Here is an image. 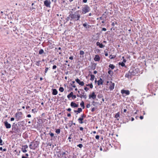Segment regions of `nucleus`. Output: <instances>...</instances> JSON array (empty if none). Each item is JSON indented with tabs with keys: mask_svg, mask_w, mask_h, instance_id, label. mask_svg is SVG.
<instances>
[{
	"mask_svg": "<svg viewBox=\"0 0 158 158\" xmlns=\"http://www.w3.org/2000/svg\"><path fill=\"white\" fill-rule=\"evenodd\" d=\"M119 113H118L115 114L114 117L116 118H117L119 117Z\"/></svg>",
	"mask_w": 158,
	"mask_h": 158,
	"instance_id": "obj_42",
	"label": "nucleus"
},
{
	"mask_svg": "<svg viewBox=\"0 0 158 158\" xmlns=\"http://www.w3.org/2000/svg\"><path fill=\"white\" fill-rule=\"evenodd\" d=\"M82 108H78L77 109V110H74V112L75 113H77V114H78V113H80L81 112H82Z\"/></svg>",
	"mask_w": 158,
	"mask_h": 158,
	"instance_id": "obj_19",
	"label": "nucleus"
},
{
	"mask_svg": "<svg viewBox=\"0 0 158 158\" xmlns=\"http://www.w3.org/2000/svg\"><path fill=\"white\" fill-rule=\"evenodd\" d=\"M103 82L104 81L101 78H100V79L98 81L97 84L98 85H102L103 84Z\"/></svg>",
	"mask_w": 158,
	"mask_h": 158,
	"instance_id": "obj_17",
	"label": "nucleus"
},
{
	"mask_svg": "<svg viewBox=\"0 0 158 158\" xmlns=\"http://www.w3.org/2000/svg\"><path fill=\"white\" fill-rule=\"evenodd\" d=\"M46 133L44 132V134H41L40 135V137H41L42 139L45 140L46 139Z\"/></svg>",
	"mask_w": 158,
	"mask_h": 158,
	"instance_id": "obj_20",
	"label": "nucleus"
},
{
	"mask_svg": "<svg viewBox=\"0 0 158 158\" xmlns=\"http://www.w3.org/2000/svg\"><path fill=\"white\" fill-rule=\"evenodd\" d=\"M111 84L109 86V89L110 90H112L114 88L115 84L114 83H112L111 81Z\"/></svg>",
	"mask_w": 158,
	"mask_h": 158,
	"instance_id": "obj_21",
	"label": "nucleus"
},
{
	"mask_svg": "<svg viewBox=\"0 0 158 158\" xmlns=\"http://www.w3.org/2000/svg\"><path fill=\"white\" fill-rule=\"evenodd\" d=\"M72 125H73V121H69V127H71Z\"/></svg>",
	"mask_w": 158,
	"mask_h": 158,
	"instance_id": "obj_38",
	"label": "nucleus"
},
{
	"mask_svg": "<svg viewBox=\"0 0 158 158\" xmlns=\"http://www.w3.org/2000/svg\"><path fill=\"white\" fill-rule=\"evenodd\" d=\"M80 106L83 109H84L85 108V103L83 101H82L80 104Z\"/></svg>",
	"mask_w": 158,
	"mask_h": 158,
	"instance_id": "obj_28",
	"label": "nucleus"
},
{
	"mask_svg": "<svg viewBox=\"0 0 158 158\" xmlns=\"http://www.w3.org/2000/svg\"><path fill=\"white\" fill-rule=\"evenodd\" d=\"M77 158V156L75 155L74 154L73 155V158Z\"/></svg>",
	"mask_w": 158,
	"mask_h": 158,
	"instance_id": "obj_64",
	"label": "nucleus"
},
{
	"mask_svg": "<svg viewBox=\"0 0 158 158\" xmlns=\"http://www.w3.org/2000/svg\"><path fill=\"white\" fill-rule=\"evenodd\" d=\"M83 120H84L83 118H81V117L79 118L78 119V121L79 123H80V124H82L84 123V122L83 121Z\"/></svg>",
	"mask_w": 158,
	"mask_h": 158,
	"instance_id": "obj_23",
	"label": "nucleus"
},
{
	"mask_svg": "<svg viewBox=\"0 0 158 158\" xmlns=\"http://www.w3.org/2000/svg\"><path fill=\"white\" fill-rule=\"evenodd\" d=\"M73 95V92H71L68 95L67 97L70 100V98Z\"/></svg>",
	"mask_w": 158,
	"mask_h": 158,
	"instance_id": "obj_26",
	"label": "nucleus"
},
{
	"mask_svg": "<svg viewBox=\"0 0 158 158\" xmlns=\"http://www.w3.org/2000/svg\"><path fill=\"white\" fill-rule=\"evenodd\" d=\"M56 67H57L56 65H54L52 66V69H56Z\"/></svg>",
	"mask_w": 158,
	"mask_h": 158,
	"instance_id": "obj_59",
	"label": "nucleus"
},
{
	"mask_svg": "<svg viewBox=\"0 0 158 158\" xmlns=\"http://www.w3.org/2000/svg\"><path fill=\"white\" fill-rule=\"evenodd\" d=\"M47 52H44V50L43 49H40V54H43V53L44 54H48Z\"/></svg>",
	"mask_w": 158,
	"mask_h": 158,
	"instance_id": "obj_30",
	"label": "nucleus"
},
{
	"mask_svg": "<svg viewBox=\"0 0 158 158\" xmlns=\"http://www.w3.org/2000/svg\"><path fill=\"white\" fill-rule=\"evenodd\" d=\"M100 136L99 135H96L95 136V138L97 139H99Z\"/></svg>",
	"mask_w": 158,
	"mask_h": 158,
	"instance_id": "obj_57",
	"label": "nucleus"
},
{
	"mask_svg": "<svg viewBox=\"0 0 158 158\" xmlns=\"http://www.w3.org/2000/svg\"><path fill=\"white\" fill-rule=\"evenodd\" d=\"M82 25L84 27H85L86 28H87V24L86 23H83Z\"/></svg>",
	"mask_w": 158,
	"mask_h": 158,
	"instance_id": "obj_47",
	"label": "nucleus"
},
{
	"mask_svg": "<svg viewBox=\"0 0 158 158\" xmlns=\"http://www.w3.org/2000/svg\"><path fill=\"white\" fill-rule=\"evenodd\" d=\"M109 12L105 11L104 14H102V16L103 19H106L107 18V16L108 15Z\"/></svg>",
	"mask_w": 158,
	"mask_h": 158,
	"instance_id": "obj_22",
	"label": "nucleus"
},
{
	"mask_svg": "<svg viewBox=\"0 0 158 158\" xmlns=\"http://www.w3.org/2000/svg\"><path fill=\"white\" fill-rule=\"evenodd\" d=\"M48 134L50 135V136L52 138L54 136V134L52 133H51V132H50L48 133Z\"/></svg>",
	"mask_w": 158,
	"mask_h": 158,
	"instance_id": "obj_45",
	"label": "nucleus"
},
{
	"mask_svg": "<svg viewBox=\"0 0 158 158\" xmlns=\"http://www.w3.org/2000/svg\"><path fill=\"white\" fill-rule=\"evenodd\" d=\"M24 123V121L19 122L18 125L19 126H23Z\"/></svg>",
	"mask_w": 158,
	"mask_h": 158,
	"instance_id": "obj_35",
	"label": "nucleus"
},
{
	"mask_svg": "<svg viewBox=\"0 0 158 158\" xmlns=\"http://www.w3.org/2000/svg\"><path fill=\"white\" fill-rule=\"evenodd\" d=\"M104 52H105V56H108V53L107 52H106L105 51H104Z\"/></svg>",
	"mask_w": 158,
	"mask_h": 158,
	"instance_id": "obj_58",
	"label": "nucleus"
},
{
	"mask_svg": "<svg viewBox=\"0 0 158 158\" xmlns=\"http://www.w3.org/2000/svg\"><path fill=\"white\" fill-rule=\"evenodd\" d=\"M59 90L61 92H63L64 91V88L63 87H60L59 88Z\"/></svg>",
	"mask_w": 158,
	"mask_h": 158,
	"instance_id": "obj_40",
	"label": "nucleus"
},
{
	"mask_svg": "<svg viewBox=\"0 0 158 158\" xmlns=\"http://www.w3.org/2000/svg\"><path fill=\"white\" fill-rule=\"evenodd\" d=\"M129 72L131 75L135 76L139 72V69L138 68L132 67L129 70Z\"/></svg>",
	"mask_w": 158,
	"mask_h": 158,
	"instance_id": "obj_3",
	"label": "nucleus"
},
{
	"mask_svg": "<svg viewBox=\"0 0 158 158\" xmlns=\"http://www.w3.org/2000/svg\"><path fill=\"white\" fill-rule=\"evenodd\" d=\"M118 64L119 65H121L122 67H124L125 66V64L122 62H119L118 63Z\"/></svg>",
	"mask_w": 158,
	"mask_h": 158,
	"instance_id": "obj_36",
	"label": "nucleus"
},
{
	"mask_svg": "<svg viewBox=\"0 0 158 158\" xmlns=\"http://www.w3.org/2000/svg\"><path fill=\"white\" fill-rule=\"evenodd\" d=\"M108 73L110 75V76L112 77L113 75V72L111 70V69H110V68H108Z\"/></svg>",
	"mask_w": 158,
	"mask_h": 158,
	"instance_id": "obj_25",
	"label": "nucleus"
},
{
	"mask_svg": "<svg viewBox=\"0 0 158 158\" xmlns=\"http://www.w3.org/2000/svg\"><path fill=\"white\" fill-rule=\"evenodd\" d=\"M4 125L6 127L7 129H9L11 127V124L9 123L7 121H5L4 122Z\"/></svg>",
	"mask_w": 158,
	"mask_h": 158,
	"instance_id": "obj_12",
	"label": "nucleus"
},
{
	"mask_svg": "<svg viewBox=\"0 0 158 158\" xmlns=\"http://www.w3.org/2000/svg\"><path fill=\"white\" fill-rule=\"evenodd\" d=\"M132 75L130 74L128 72V73H126L125 75V77H127L129 78L130 77L131 78L132 77Z\"/></svg>",
	"mask_w": 158,
	"mask_h": 158,
	"instance_id": "obj_27",
	"label": "nucleus"
},
{
	"mask_svg": "<svg viewBox=\"0 0 158 158\" xmlns=\"http://www.w3.org/2000/svg\"><path fill=\"white\" fill-rule=\"evenodd\" d=\"M76 103L74 102H72L70 103V106H71L73 108H76Z\"/></svg>",
	"mask_w": 158,
	"mask_h": 158,
	"instance_id": "obj_24",
	"label": "nucleus"
},
{
	"mask_svg": "<svg viewBox=\"0 0 158 158\" xmlns=\"http://www.w3.org/2000/svg\"><path fill=\"white\" fill-rule=\"evenodd\" d=\"M86 116V115L84 114H81V118H83V119H84V118H85Z\"/></svg>",
	"mask_w": 158,
	"mask_h": 158,
	"instance_id": "obj_46",
	"label": "nucleus"
},
{
	"mask_svg": "<svg viewBox=\"0 0 158 158\" xmlns=\"http://www.w3.org/2000/svg\"><path fill=\"white\" fill-rule=\"evenodd\" d=\"M12 133H15L16 134H21V128L19 127L17 125V123H14L12 125V131H11Z\"/></svg>",
	"mask_w": 158,
	"mask_h": 158,
	"instance_id": "obj_2",
	"label": "nucleus"
},
{
	"mask_svg": "<svg viewBox=\"0 0 158 158\" xmlns=\"http://www.w3.org/2000/svg\"><path fill=\"white\" fill-rule=\"evenodd\" d=\"M109 58L110 59H113L114 58V57L112 55H110L109 56Z\"/></svg>",
	"mask_w": 158,
	"mask_h": 158,
	"instance_id": "obj_55",
	"label": "nucleus"
},
{
	"mask_svg": "<svg viewBox=\"0 0 158 158\" xmlns=\"http://www.w3.org/2000/svg\"><path fill=\"white\" fill-rule=\"evenodd\" d=\"M86 86L89 87L91 89H92L93 88V85L92 83L88 84H86Z\"/></svg>",
	"mask_w": 158,
	"mask_h": 158,
	"instance_id": "obj_31",
	"label": "nucleus"
},
{
	"mask_svg": "<svg viewBox=\"0 0 158 158\" xmlns=\"http://www.w3.org/2000/svg\"><path fill=\"white\" fill-rule=\"evenodd\" d=\"M121 93L123 95H128L130 94V92L128 90H126L124 89L121 90Z\"/></svg>",
	"mask_w": 158,
	"mask_h": 158,
	"instance_id": "obj_10",
	"label": "nucleus"
},
{
	"mask_svg": "<svg viewBox=\"0 0 158 158\" xmlns=\"http://www.w3.org/2000/svg\"><path fill=\"white\" fill-rule=\"evenodd\" d=\"M84 54V51L81 50L80 52V54L81 55H83Z\"/></svg>",
	"mask_w": 158,
	"mask_h": 158,
	"instance_id": "obj_48",
	"label": "nucleus"
},
{
	"mask_svg": "<svg viewBox=\"0 0 158 158\" xmlns=\"http://www.w3.org/2000/svg\"><path fill=\"white\" fill-rule=\"evenodd\" d=\"M76 96H77V95H73L72 97H71L72 98H73V99H75V98H76Z\"/></svg>",
	"mask_w": 158,
	"mask_h": 158,
	"instance_id": "obj_54",
	"label": "nucleus"
},
{
	"mask_svg": "<svg viewBox=\"0 0 158 158\" xmlns=\"http://www.w3.org/2000/svg\"><path fill=\"white\" fill-rule=\"evenodd\" d=\"M27 148L28 146L27 145H23L21 148V151L25 153L27 152V150L26 149Z\"/></svg>",
	"mask_w": 158,
	"mask_h": 158,
	"instance_id": "obj_13",
	"label": "nucleus"
},
{
	"mask_svg": "<svg viewBox=\"0 0 158 158\" xmlns=\"http://www.w3.org/2000/svg\"><path fill=\"white\" fill-rule=\"evenodd\" d=\"M92 105H93V106H95V104H97L98 103V102H96L94 101H93L92 102Z\"/></svg>",
	"mask_w": 158,
	"mask_h": 158,
	"instance_id": "obj_49",
	"label": "nucleus"
},
{
	"mask_svg": "<svg viewBox=\"0 0 158 158\" xmlns=\"http://www.w3.org/2000/svg\"><path fill=\"white\" fill-rule=\"evenodd\" d=\"M96 65V64H95V63H94L92 65L91 68L93 70H94L95 69Z\"/></svg>",
	"mask_w": 158,
	"mask_h": 158,
	"instance_id": "obj_33",
	"label": "nucleus"
},
{
	"mask_svg": "<svg viewBox=\"0 0 158 158\" xmlns=\"http://www.w3.org/2000/svg\"><path fill=\"white\" fill-rule=\"evenodd\" d=\"M95 108L94 107L92 108L91 109V111L92 112H94L95 111Z\"/></svg>",
	"mask_w": 158,
	"mask_h": 158,
	"instance_id": "obj_56",
	"label": "nucleus"
},
{
	"mask_svg": "<svg viewBox=\"0 0 158 158\" xmlns=\"http://www.w3.org/2000/svg\"><path fill=\"white\" fill-rule=\"evenodd\" d=\"M90 106V105L89 104H87L86 106V107L87 108H89Z\"/></svg>",
	"mask_w": 158,
	"mask_h": 158,
	"instance_id": "obj_60",
	"label": "nucleus"
},
{
	"mask_svg": "<svg viewBox=\"0 0 158 158\" xmlns=\"http://www.w3.org/2000/svg\"><path fill=\"white\" fill-rule=\"evenodd\" d=\"M77 146L80 148H81L83 147V145L82 144H79L77 145Z\"/></svg>",
	"mask_w": 158,
	"mask_h": 158,
	"instance_id": "obj_52",
	"label": "nucleus"
},
{
	"mask_svg": "<svg viewBox=\"0 0 158 158\" xmlns=\"http://www.w3.org/2000/svg\"><path fill=\"white\" fill-rule=\"evenodd\" d=\"M4 144V143L3 142L2 140L1 139V137L0 136V145H2Z\"/></svg>",
	"mask_w": 158,
	"mask_h": 158,
	"instance_id": "obj_41",
	"label": "nucleus"
},
{
	"mask_svg": "<svg viewBox=\"0 0 158 158\" xmlns=\"http://www.w3.org/2000/svg\"><path fill=\"white\" fill-rule=\"evenodd\" d=\"M109 68L111 69H114L115 68V66L113 64H110L109 65Z\"/></svg>",
	"mask_w": 158,
	"mask_h": 158,
	"instance_id": "obj_29",
	"label": "nucleus"
},
{
	"mask_svg": "<svg viewBox=\"0 0 158 158\" xmlns=\"http://www.w3.org/2000/svg\"><path fill=\"white\" fill-rule=\"evenodd\" d=\"M22 113L21 112L16 113L15 114V118L17 121H18L22 119Z\"/></svg>",
	"mask_w": 158,
	"mask_h": 158,
	"instance_id": "obj_5",
	"label": "nucleus"
},
{
	"mask_svg": "<svg viewBox=\"0 0 158 158\" xmlns=\"http://www.w3.org/2000/svg\"><path fill=\"white\" fill-rule=\"evenodd\" d=\"M115 24H117V23L116 22H112L111 25L112 27H114V26Z\"/></svg>",
	"mask_w": 158,
	"mask_h": 158,
	"instance_id": "obj_51",
	"label": "nucleus"
},
{
	"mask_svg": "<svg viewBox=\"0 0 158 158\" xmlns=\"http://www.w3.org/2000/svg\"><path fill=\"white\" fill-rule=\"evenodd\" d=\"M96 44L97 46H98L100 48H103L105 46V45H103L102 43H100L98 42H97L96 43Z\"/></svg>",
	"mask_w": 158,
	"mask_h": 158,
	"instance_id": "obj_15",
	"label": "nucleus"
},
{
	"mask_svg": "<svg viewBox=\"0 0 158 158\" xmlns=\"http://www.w3.org/2000/svg\"><path fill=\"white\" fill-rule=\"evenodd\" d=\"M97 97L99 98H103V95L102 94H99L98 95Z\"/></svg>",
	"mask_w": 158,
	"mask_h": 158,
	"instance_id": "obj_39",
	"label": "nucleus"
},
{
	"mask_svg": "<svg viewBox=\"0 0 158 158\" xmlns=\"http://www.w3.org/2000/svg\"><path fill=\"white\" fill-rule=\"evenodd\" d=\"M33 144V146L35 147V149L38 147L39 146V142L38 141H35V142H32Z\"/></svg>",
	"mask_w": 158,
	"mask_h": 158,
	"instance_id": "obj_14",
	"label": "nucleus"
},
{
	"mask_svg": "<svg viewBox=\"0 0 158 158\" xmlns=\"http://www.w3.org/2000/svg\"><path fill=\"white\" fill-rule=\"evenodd\" d=\"M70 85L72 86V87H73V88H76V85H75L74 84V85H73V84H72L71 83H70Z\"/></svg>",
	"mask_w": 158,
	"mask_h": 158,
	"instance_id": "obj_61",
	"label": "nucleus"
},
{
	"mask_svg": "<svg viewBox=\"0 0 158 158\" xmlns=\"http://www.w3.org/2000/svg\"><path fill=\"white\" fill-rule=\"evenodd\" d=\"M80 13H81L80 10L76 11L74 13L72 11H70L69 14H70V16L71 17V21L73 20L75 21L80 20L81 18Z\"/></svg>",
	"mask_w": 158,
	"mask_h": 158,
	"instance_id": "obj_1",
	"label": "nucleus"
},
{
	"mask_svg": "<svg viewBox=\"0 0 158 158\" xmlns=\"http://www.w3.org/2000/svg\"><path fill=\"white\" fill-rule=\"evenodd\" d=\"M81 91H82V94H81L80 95H79L78 94H77V97H79L81 98H82L83 97L85 99H86L87 98V95L86 94H84L85 91L82 89H79Z\"/></svg>",
	"mask_w": 158,
	"mask_h": 158,
	"instance_id": "obj_6",
	"label": "nucleus"
},
{
	"mask_svg": "<svg viewBox=\"0 0 158 158\" xmlns=\"http://www.w3.org/2000/svg\"><path fill=\"white\" fill-rule=\"evenodd\" d=\"M32 112L35 113V112H36V110L35 109H33L32 110Z\"/></svg>",
	"mask_w": 158,
	"mask_h": 158,
	"instance_id": "obj_63",
	"label": "nucleus"
},
{
	"mask_svg": "<svg viewBox=\"0 0 158 158\" xmlns=\"http://www.w3.org/2000/svg\"><path fill=\"white\" fill-rule=\"evenodd\" d=\"M48 145V143H46V144H45L44 143H43L41 145V148H42L43 147H47Z\"/></svg>",
	"mask_w": 158,
	"mask_h": 158,
	"instance_id": "obj_34",
	"label": "nucleus"
},
{
	"mask_svg": "<svg viewBox=\"0 0 158 158\" xmlns=\"http://www.w3.org/2000/svg\"><path fill=\"white\" fill-rule=\"evenodd\" d=\"M89 99L92 98L93 99H94L96 98V95L95 94V92H93L91 94L89 95Z\"/></svg>",
	"mask_w": 158,
	"mask_h": 158,
	"instance_id": "obj_8",
	"label": "nucleus"
},
{
	"mask_svg": "<svg viewBox=\"0 0 158 158\" xmlns=\"http://www.w3.org/2000/svg\"><path fill=\"white\" fill-rule=\"evenodd\" d=\"M90 80H91L92 81H93L94 79V78L95 77V76L94 75L92 74H90Z\"/></svg>",
	"mask_w": 158,
	"mask_h": 158,
	"instance_id": "obj_37",
	"label": "nucleus"
},
{
	"mask_svg": "<svg viewBox=\"0 0 158 158\" xmlns=\"http://www.w3.org/2000/svg\"><path fill=\"white\" fill-rule=\"evenodd\" d=\"M100 57L98 55H96L95 56L94 60L95 61H98L100 60Z\"/></svg>",
	"mask_w": 158,
	"mask_h": 158,
	"instance_id": "obj_18",
	"label": "nucleus"
},
{
	"mask_svg": "<svg viewBox=\"0 0 158 158\" xmlns=\"http://www.w3.org/2000/svg\"><path fill=\"white\" fill-rule=\"evenodd\" d=\"M44 5L47 7L50 8L51 2L50 0H45L44 1Z\"/></svg>",
	"mask_w": 158,
	"mask_h": 158,
	"instance_id": "obj_7",
	"label": "nucleus"
},
{
	"mask_svg": "<svg viewBox=\"0 0 158 158\" xmlns=\"http://www.w3.org/2000/svg\"><path fill=\"white\" fill-rule=\"evenodd\" d=\"M82 8V13L83 14L89 12L90 10V7L87 5H84Z\"/></svg>",
	"mask_w": 158,
	"mask_h": 158,
	"instance_id": "obj_4",
	"label": "nucleus"
},
{
	"mask_svg": "<svg viewBox=\"0 0 158 158\" xmlns=\"http://www.w3.org/2000/svg\"><path fill=\"white\" fill-rule=\"evenodd\" d=\"M36 64L38 66H40V61H38L36 62Z\"/></svg>",
	"mask_w": 158,
	"mask_h": 158,
	"instance_id": "obj_62",
	"label": "nucleus"
},
{
	"mask_svg": "<svg viewBox=\"0 0 158 158\" xmlns=\"http://www.w3.org/2000/svg\"><path fill=\"white\" fill-rule=\"evenodd\" d=\"M122 58L123 59V60L122 62H123L125 63L126 62V60L125 58V57L124 56H123Z\"/></svg>",
	"mask_w": 158,
	"mask_h": 158,
	"instance_id": "obj_50",
	"label": "nucleus"
},
{
	"mask_svg": "<svg viewBox=\"0 0 158 158\" xmlns=\"http://www.w3.org/2000/svg\"><path fill=\"white\" fill-rule=\"evenodd\" d=\"M29 148L31 149H35V147L33 146V144L32 142L29 145Z\"/></svg>",
	"mask_w": 158,
	"mask_h": 158,
	"instance_id": "obj_32",
	"label": "nucleus"
},
{
	"mask_svg": "<svg viewBox=\"0 0 158 158\" xmlns=\"http://www.w3.org/2000/svg\"><path fill=\"white\" fill-rule=\"evenodd\" d=\"M60 129H56V132L57 134H59L60 133Z\"/></svg>",
	"mask_w": 158,
	"mask_h": 158,
	"instance_id": "obj_43",
	"label": "nucleus"
},
{
	"mask_svg": "<svg viewBox=\"0 0 158 158\" xmlns=\"http://www.w3.org/2000/svg\"><path fill=\"white\" fill-rule=\"evenodd\" d=\"M148 88L150 91L155 90V88L154 87V86L152 84H149L148 85Z\"/></svg>",
	"mask_w": 158,
	"mask_h": 158,
	"instance_id": "obj_9",
	"label": "nucleus"
},
{
	"mask_svg": "<svg viewBox=\"0 0 158 158\" xmlns=\"http://www.w3.org/2000/svg\"><path fill=\"white\" fill-rule=\"evenodd\" d=\"M52 94L53 95H56L58 94V91L56 89H52Z\"/></svg>",
	"mask_w": 158,
	"mask_h": 158,
	"instance_id": "obj_16",
	"label": "nucleus"
},
{
	"mask_svg": "<svg viewBox=\"0 0 158 158\" xmlns=\"http://www.w3.org/2000/svg\"><path fill=\"white\" fill-rule=\"evenodd\" d=\"M84 89L86 92H87L88 90L89 89L86 86L84 88Z\"/></svg>",
	"mask_w": 158,
	"mask_h": 158,
	"instance_id": "obj_53",
	"label": "nucleus"
},
{
	"mask_svg": "<svg viewBox=\"0 0 158 158\" xmlns=\"http://www.w3.org/2000/svg\"><path fill=\"white\" fill-rule=\"evenodd\" d=\"M71 17L70 16V15H69V16L67 17L66 19V20L67 21H69V20H70L71 21Z\"/></svg>",
	"mask_w": 158,
	"mask_h": 158,
	"instance_id": "obj_44",
	"label": "nucleus"
},
{
	"mask_svg": "<svg viewBox=\"0 0 158 158\" xmlns=\"http://www.w3.org/2000/svg\"><path fill=\"white\" fill-rule=\"evenodd\" d=\"M75 81L77 83L81 86H83L84 85V82L83 81H81L78 78H77L75 79Z\"/></svg>",
	"mask_w": 158,
	"mask_h": 158,
	"instance_id": "obj_11",
	"label": "nucleus"
}]
</instances>
